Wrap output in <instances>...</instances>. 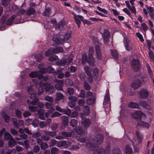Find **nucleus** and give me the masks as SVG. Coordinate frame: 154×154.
Wrapping results in <instances>:
<instances>
[{"instance_id":"f257e3e1","label":"nucleus","mask_w":154,"mask_h":154,"mask_svg":"<svg viewBox=\"0 0 154 154\" xmlns=\"http://www.w3.org/2000/svg\"><path fill=\"white\" fill-rule=\"evenodd\" d=\"M70 37L71 34L69 33H66L64 36L54 35L52 38V40L54 42L53 45L57 46L59 44H62L64 41L68 40Z\"/></svg>"},{"instance_id":"f03ea898","label":"nucleus","mask_w":154,"mask_h":154,"mask_svg":"<svg viewBox=\"0 0 154 154\" xmlns=\"http://www.w3.org/2000/svg\"><path fill=\"white\" fill-rule=\"evenodd\" d=\"M86 146L90 150L92 151H95L92 154H100L104 152L103 149H98V146L92 144L91 143H86Z\"/></svg>"},{"instance_id":"7ed1b4c3","label":"nucleus","mask_w":154,"mask_h":154,"mask_svg":"<svg viewBox=\"0 0 154 154\" xmlns=\"http://www.w3.org/2000/svg\"><path fill=\"white\" fill-rule=\"evenodd\" d=\"M104 43L106 45H109L112 43L110 42L109 39L110 38V33L107 29H105L104 32L103 34Z\"/></svg>"},{"instance_id":"20e7f679","label":"nucleus","mask_w":154,"mask_h":154,"mask_svg":"<svg viewBox=\"0 0 154 154\" xmlns=\"http://www.w3.org/2000/svg\"><path fill=\"white\" fill-rule=\"evenodd\" d=\"M27 102L29 105L30 104L33 105H37L40 108H43L44 107V104L42 102H39L38 99L36 97L32 100H28Z\"/></svg>"},{"instance_id":"39448f33","label":"nucleus","mask_w":154,"mask_h":154,"mask_svg":"<svg viewBox=\"0 0 154 154\" xmlns=\"http://www.w3.org/2000/svg\"><path fill=\"white\" fill-rule=\"evenodd\" d=\"M132 69L134 71H137L140 68V65L138 60L133 59L131 64Z\"/></svg>"},{"instance_id":"423d86ee","label":"nucleus","mask_w":154,"mask_h":154,"mask_svg":"<svg viewBox=\"0 0 154 154\" xmlns=\"http://www.w3.org/2000/svg\"><path fill=\"white\" fill-rule=\"evenodd\" d=\"M103 139V137L102 135L100 134H97L94 136L91 143H92L91 142H92L95 144H99L102 142Z\"/></svg>"},{"instance_id":"0eeeda50","label":"nucleus","mask_w":154,"mask_h":154,"mask_svg":"<svg viewBox=\"0 0 154 154\" xmlns=\"http://www.w3.org/2000/svg\"><path fill=\"white\" fill-rule=\"evenodd\" d=\"M83 116V114L82 113L81 114V117L82 119L81 124L82 126H83L84 128H86L89 127L91 123V121L88 118L83 119L84 118Z\"/></svg>"},{"instance_id":"6e6552de","label":"nucleus","mask_w":154,"mask_h":154,"mask_svg":"<svg viewBox=\"0 0 154 154\" xmlns=\"http://www.w3.org/2000/svg\"><path fill=\"white\" fill-rule=\"evenodd\" d=\"M149 92L148 90L144 88H142L138 94V96L142 99H146L148 97Z\"/></svg>"},{"instance_id":"1a4fd4ad","label":"nucleus","mask_w":154,"mask_h":154,"mask_svg":"<svg viewBox=\"0 0 154 154\" xmlns=\"http://www.w3.org/2000/svg\"><path fill=\"white\" fill-rule=\"evenodd\" d=\"M61 135L56 136L55 138L57 139H66L69 137H71L72 135V133L71 132L63 131L61 133Z\"/></svg>"},{"instance_id":"9d476101","label":"nucleus","mask_w":154,"mask_h":154,"mask_svg":"<svg viewBox=\"0 0 154 154\" xmlns=\"http://www.w3.org/2000/svg\"><path fill=\"white\" fill-rule=\"evenodd\" d=\"M27 92L30 95L29 97L32 100L35 99L36 98V95L33 86H31L27 88Z\"/></svg>"},{"instance_id":"9b49d317","label":"nucleus","mask_w":154,"mask_h":154,"mask_svg":"<svg viewBox=\"0 0 154 154\" xmlns=\"http://www.w3.org/2000/svg\"><path fill=\"white\" fill-rule=\"evenodd\" d=\"M142 83L139 79H137L133 81L131 84V86L134 89L138 88L141 86Z\"/></svg>"},{"instance_id":"f8f14e48","label":"nucleus","mask_w":154,"mask_h":154,"mask_svg":"<svg viewBox=\"0 0 154 154\" xmlns=\"http://www.w3.org/2000/svg\"><path fill=\"white\" fill-rule=\"evenodd\" d=\"M71 145V143L70 142L63 140L58 142L57 144V146L59 147L62 146L67 147L70 146Z\"/></svg>"},{"instance_id":"ddd939ff","label":"nucleus","mask_w":154,"mask_h":154,"mask_svg":"<svg viewBox=\"0 0 154 154\" xmlns=\"http://www.w3.org/2000/svg\"><path fill=\"white\" fill-rule=\"evenodd\" d=\"M29 76L32 78H35L38 77L39 79H42L43 77V75L40 74V72L39 71H34L31 72L29 75Z\"/></svg>"},{"instance_id":"4468645a","label":"nucleus","mask_w":154,"mask_h":154,"mask_svg":"<svg viewBox=\"0 0 154 154\" xmlns=\"http://www.w3.org/2000/svg\"><path fill=\"white\" fill-rule=\"evenodd\" d=\"M144 115V114L140 111H137L135 113L131 114V116L132 117L136 119H140L142 116Z\"/></svg>"},{"instance_id":"2eb2a0df","label":"nucleus","mask_w":154,"mask_h":154,"mask_svg":"<svg viewBox=\"0 0 154 154\" xmlns=\"http://www.w3.org/2000/svg\"><path fill=\"white\" fill-rule=\"evenodd\" d=\"M55 82H57L55 85L56 88L58 90L63 91V84L62 83V81L58 79H56Z\"/></svg>"},{"instance_id":"dca6fc26","label":"nucleus","mask_w":154,"mask_h":154,"mask_svg":"<svg viewBox=\"0 0 154 154\" xmlns=\"http://www.w3.org/2000/svg\"><path fill=\"white\" fill-rule=\"evenodd\" d=\"M139 104L141 106L148 109L149 110L151 109L148 102L146 100H140Z\"/></svg>"},{"instance_id":"f3484780","label":"nucleus","mask_w":154,"mask_h":154,"mask_svg":"<svg viewBox=\"0 0 154 154\" xmlns=\"http://www.w3.org/2000/svg\"><path fill=\"white\" fill-rule=\"evenodd\" d=\"M95 49L97 58L99 60L101 59L102 58V54L99 46L97 45H96Z\"/></svg>"},{"instance_id":"a211bd4d","label":"nucleus","mask_w":154,"mask_h":154,"mask_svg":"<svg viewBox=\"0 0 154 154\" xmlns=\"http://www.w3.org/2000/svg\"><path fill=\"white\" fill-rule=\"evenodd\" d=\"M36 11L35 10L32 8H29L26 11V14L27 16H30L34 15Z\"/></svg>"},{"instance_id":"6ab92c4d","label":"nucleus","mask_w":154,"mask_h":154,"mask_svg":"<svg viewBox=\"0 0 154 154\" xmlns=\"http://www.w3.org/2000/svg\"><path fill=\"white\" fill-rule=\"evenodd\" d=\"M87 62L90 66H94L95 60L93 56H89Z\"/></svg>"},{"instance_id":"aec40b11","label":"nucleus","mask_w":154,"mask_h":154,"mask_svg":"<svg viewBox=\"0 0 154 154\" xmlns=\"http://www.w3.org/2000/svg\"><path fill=\"white\" fill-rule=\"evenodd\" d=\"M110 53L112 58L115 60H117L119 57V54L117 51L115 49L110 50Z\"/></svg>"},{"instance_id":"412c9836","label":"nucleus","mask_w":154,"mask_h":154,"mask_svg":"<svg viewBox=\"0 0 154 154\" xmlns=\"http://www.w3.org/2000/svg\"><path fill=\"white\" fill-rule=\"evenodd\" d=\"M50 84L48 82H45L43 84V86L45 87V90L46 91L50 92V91L51 90L53 86L50 85Z\"/></svg>"},{"instance_id":"4be33fe9","label":"nucleus","mask_w":154,"mask_h":154,"mask_svg":"<svg viewBox=\"0 0 154 154\" xmlns=\"http://www.w3.org/2000/svg\"><path fill=\"white\" fill-rule=\"evenodd\" d=\"M64 96L62 93L60 92L56 93V97L55 99V101H57L64 99Z\"/></svg>"},{"instance_id":"5701e85b","label":"nucleus","mask_w":154,"mask_h":154,"mask_svg":"<svg viewBox=\"0 0 154 154\" xmlns=\"http://www.w3.org/2000/svg\"><path fill=\"white\" fill-rule=\"evenodd\" d=\"M38 117L42 120H44L45 118L44 116V110L42 109H40L38 110Z\"/></svg>"},{"instance_id":"b1692460","label":"nucleus","mask_w":154,"mask_h":154,"mask_svg":"<svg viewBox=\"0 0 154 154\" xmlns=\"http://www.w3.org/2000/svg\"><path fill=\"white\" fill-rule=\"evenodd\" d=\"M85 72L87 75H91L92 70L90 67L88 66H85L84 67Z\"/></svg>"},{"instance_id":"393cba45","label":"nucleus","mask_w":154,"mask_h":154,"mask_svg":"<svg viewBox=\"0 0 154 154\" xmlns=\"http://www.w3.org/2000/svg\"><path fill=\"white\" fill-rule=\"evenodd\" d=\"M110 101V98L109 97V92L106 93L105 96L104 102L103 103V105L105 106V105L106 103H109Z\"/></svg>"},{"instance_id":"a878e982","label":"nucleus","mask_w":154,"mask_h":154,"mask_svg":"<svg viewBox=\"0 0 154 154\" xmlns=\"http://www.w3.org/2000/svg\"><path fill=\"white\" fill-rule=\"evenodd\" d=\"M126 49L128 51H130L132 49V44L129 41H126L125 44Z\"/></svg>"},{"instance_id":"bb28decb","label":"nucleus","mask_w":154,"mask_h":154,"mask_svg":"<svg viewBox=\"0 0 154 154\" xmlns=\"http://www.w3.org/2000/svg\"><path fill=\"white\" fill-rule=\"evenodd\" d=\"M75 132L79 135H82L84 133L83 128L81 126H79L75 129Z\"/></svg>"},{"instance_id":"cd10ccee","label":"nucleus","mask_w":154,"mask_h":154,"mask_svg":"<svg viewBox=\"0 0 154 154\" xmlns=\"http://www.w3.org/2000/svg\"><path fill=\"white\" fill-rule=\"evenodd\" d=\"M62 123L65 125H68L69 122L68 119L67 117L63 116L61 117Z\"/></svg>"},{"instance_id":"c85d7f7f","label":"nucleus","mask_w":154,"mask_h":154,"mask_svg":"<svg viewBox=\"0 0 154 154\" xmlns=\"http://www.w3.org/2000/svg\"><path fill=\"white\" fill-rule=\"evenodd\" d=\"M128 106L132 108L135 109L139 108L140 107L138 104L133 102L130 103L128 105Z\"/></svg>"},{"instance_id":"c756f323","label":"nucleus","mask_w":154,"mask_h":154,"mask_svg":"<svg viewBox=\"0 0 154 154\" xmlns=\"http://www.w3.org/2000/svg\"><path fill=\"white\" fill-rule=\"evenodd\" d=\"M125 151L126 154H133L132 149L128 145L126 146Z\"/></svg>"},{"instance_id":"7c9ffc66","label":"nucleus","mask_w":154,"mask_h":154,"mask_svg":"<svg viewBox=\"0 0 154 154\" xmlns=\"http://www.w3.org/2000/svg\"><path fill=\"white\" fill-rule=\"evenodd\" d=\"M65 24V23L64 22L62 21H60L56 25V28L58 29L59 30H61L63 29Z\"/></svg>"},{"instance_id":"2f4dec72","label":"nucleus","mask_w":154,"mask_h":154,"mask_svg":"<svg viewBox=\"0 0 154 154\" xmlns=\"http://www.w3.org/2000/svg\"><path fill=\"white\" fill-rule=\"evenodd\" d=\"M78 121L74 119H72L69 122L70 125L73 127H76L78 125Z\"/></svg>"},{"instance_id":"473e14b6","label":"nucleus","mask_w":154,"mask_h":154,"mask_svg":"<svg viewBox=\"0 0 154 154\" xmlns=\"http://www.w3.org/2000/svg\"><path fill=\"white\" fill-rule=\"evenodd\" d=\"M136 136L139 142H141L142 140L143 139V135L139 131H137L136 132Z\"/></svg>"},{"instance_id":"72a5a7b5","label":"nucleus","mask_w":154,"mask_h":154,"mask_svg":"<svg viewBox=\"0 0 154 154\" xmlns=\"http://www.w3.org/2000/svg\"><path fill=\"white\" fill-rule=\"evenodd\" d=\"M17 144L16 141L13 138L9 140L8 142V144L9 147H12Z\"/></svg>"},{"instance_id":"f704fd0d","label":"nucleus","mask_w":154,"mask_h":154,"mask_svg":"<svg viewBox=\"0 0 154 154\" xmlns=\"http://www.w3.org/2000/svg\"><path fill=\"white\" fill-rule=\"evenodd\" d=\"M79 16H81L80 15H78L76 16H74V18L75 20V21L77 26L79 27L80 26V23H81V21L80 20V19H79Z\"/></svg>"},{"instance_id":"c9c22d12","label":"nucleus","mask_w":154,"mask_h":154,"mask_svg":"<svg viewBox=\"0 0 154 154\" xmlns=\"http://www.w3.org/2000/svg\"><path fill=\"white\" fill-rule=\"evenodd\" d=\"M16 16L15 15H13L10 17L8 20L6 22L7 25H10L12 23L13 20L15 18Z\"/></svg>"},{"instance_id":"e433bc0d","label":"nucleus","mask_w":154,"mask_h":154,"mask_svg":"<svg viewBox=\"0 0 154 154\" xmlns=\"http://www.w3.org/2000/svg\"><path fill=\"white\" fill-rule=\"evenodd\" d=\"M44 133L46 135L52 137H54L57 135L56 132L55 131L51 132L48 131H45Z\"/></svg>"},{"instance_id":"4c0bfd02","label":"nucleus","mask_w":154,"mask_h":154,"mask_svg":"<svg viewBox=\"0 0 154 154\" xmlns=\"http://www.w3.org/2000/svg\"><path fill=\"white\" fill-rule=\"evenodd\" d=\"M94 97H91L88 98L86 101V103L88 105H91L94 103Z\"/></svg>"},{"instance_id":"58836bf2","label":"nucleus","mask_w":154,"mask_h":154,"mask_svg":"<svg viewBox=\"0 0 154 154\" xmlns=\"http://www.w3.org/2000/svg\"><path fill=\"white\" fill-rule=\"evenodd\" d=\"M13 138V137L10 134L6 132L5 133L4 136V138L5 140H9Z\"/></svg>"},{"instance_id":"ea45409f","label":"nucleus","mask_w":154,"mask_h":154,"mask_svg":"<svg viewBox=\"0 0 154 154\" xmlns=\"http://www.w3.org/2000/svg\"><path fill=\"white\" fill-rule=\"evenodd\" d=\"M53 51L54 54H57L60 52H62L63 51V49L62 47H58L53 49Z\"/></svg>"},{"instance_id":"a19ab883","label":"nucleus","mask_w":154,"mask_h":154,"mask_svg":"<svg viewBox=\"0 0 154 154\" xmlns=\"http://www.w3.org/2000/svg\"><path fill=\"white\" fill-rule=\"evenodd\" d=\"M83 111L85 114L87 116L88 115L90 111L89 107L87 106H85L84 108Z\"/></svg>"},{"instance_id":"79ce46f5","label":"nucleus","mask_w":154,"mask_h":154,"mask_svg":"<svg viewBox=\"0 0 154 154\" xmlns=\"http://www.w3.org/2000/svg\"><path fill=\"white\" fill-rule=\"evenodd\" d=\"M53 54H54L53 48H50L45 51V55L46 56H49Z\"/></svg>"},{"instance_id":"37998d69","label":"nucleus","mask_w":154,"mask_h":154,"mask_svg":"<svg viewBox=\"0 0 154 154\" xmlns=\"http://www.w3.org/2000/svg\"><path fill=\"white\" fill-rule=\"evenodd\" d=\"M139 125L140 126H143V127H146L148 128H149V125L148 123L143 121L140 122L139 123Z\"/></svg>"},{"instance_id":"c03bdc74","label":"nucleus","mask_w":154,"mask_h":154,"mask_svg":"<svg viewBox=\"0 0 154 154\" xmlns=\"http://www.w3.org/2000/svg\"><path fill=\"white\" fill-rule=\"evenodd\" d=\"M40 146L42 150H44L48 148V145L46 142H43L40 144Z\"/></svg>"},{"instance_id":"a18cd8bd","label":"nucleus","mask_w":154,"mask_h":154,"mask_svg":"<svg viewBox=\"0 0 154 154\" xmlns=\"http://www.w3.org/2000/svg\"><path fill=\"white\" fill-rule=\"evenodd\" d=\"M41 135V133L38 131L35 133H33L32 137L35 139H37Z\"/></svg>"},{"instance_id":"49530a36","label":"nucleus","mask_w":154,"mask_h":154,"mask_svg":"<svg viewBox=\"0 0 154 154\" xmlns=\"http://www.w3.org/2000/svg\"><path fill=\"white\" fill-rule=\"evenodd\" d=\"M84 87L85 89L87 90H89L91 89V87L89 84L86 81H85L84 83Z\"/></svg>"},{"instance_id":"de8ad7c7","label":"nucleus","mask_w":154,"mask_h":154,"mask_svg":"<svg viewBox=\"0 0 154 154\" xmlns=\"http://www.w3.org/2000/svg\"><path fill=\"white\" fill-rule=\"evenodd\" d=\"M112 154H122L120 149L118 148H116L113 149Z\"/></svg>"},{"instance_id":"09e8293b","label":"nucleus","mask_w":154,"mask_h":154,"mask_svg":"<svg viewBox=\"0 0 154 154\" xmlns=\"http://www.w3.org/2000/svg\"><path fill=\"white\" fill-rule=\"evenodd\" d=\"M93 74L94 78L95 77L96 78L97 77L99 74V71L97 68H96L94 69Z\"/></svg>"},{"instance_id":"8fccbe9b","label":"nucleus","mask_w":154,"mask_h":154,"mask_svg":"<svg viewBox=\"0 0 154 154\" xmlns=\"http://www.w3.org/2000/svg\"><path fill=\"white\" fill-rule=\"evenodd\" d=\"M65 84L69 86H72L73 85V82L69 79H67L65 82Z\"/></svg>"},{"instance_id":"3c124183","label":"nucleus","mask_w":154,"mask_h":154,"mask_svg":"<svg viewBox=\"0 0 154 154\" xmlns=\"http://www.w3.org/2000/svg\"><path fill=\"white\" fill-rule=\"evenodd\" d=\"M29 109L31 112H34L36 111L38 109V106H29Z\"/></svg>"},{"instance_id":"603ef678","label":"nucleus","mask_w":154,"mask_h":154,"mask_svg":"<svg viewBox=\"0 0 154 154\" xmlns=\"http://www.w3.org/2000/svg\"><path fill=\"white\" fill-rule=\"evenodd\" d=\"M40 148V147L38 145H35L32 148V150L33 152L35 153L38 152Z\"/></svg>"},{"instance_id":"864d4df0","label":"nucleus","mask_w":154,"mask_h":154,"mask_svg":"<svg viewBox=\"0 0 154 154\" xmlns=\"http://www.w3.org/2000/svg\"><path fill=\"white\" fill-rule=\"evenodd\" d=\"M59 150L58 148L56 147L52 148L51 150V154H56L58 153Z\"/></svg>"},{"instance_id":"5fc2aeb1","label":"nucleus","mask_w":154,"mask_h":154,"mask_svg":"<svg viewBox=\"0 0 154 154\" xmlns=\"http://www.w3.org/2000/svg\"><path fill=\"white\" fill-rule=\"evenodd\" d=\"M79 75V77L81 80L84 81L86 76L85 73L84 72L80 73Z\"/></svg>"},{"instance_id":"6e6d98bb","label":"nucleus","mask_w":154,"mask_h":154,"mask_svg":"<svg viewBox=\"0 0 154 154\" xmlns=\"http://www.w3.org/2000/svg\"><path fill=\"white\" fill-rule=\"evenodd\" d=\"M79 17L80 20L82 21L84 25L85 24H89L90 23V21L84 19V18L82 16H79Z\"/></svg>"},{"instance_id":"4d7b16f0","label":"nucleus","mask_w":154,"mask_h":154,"mask_svg":"<svg viewBox=\"0 0 154 154\" xmlns=\"http://www.w3.org/2000/svg\"><path fill=\"white\" fill-rule=\"evenodd\" d=\"M67 91L69 95L73 94L74 92L73 88L71 87L68 88H67Z\"/></svg>"},{"instance_id":"13d9d810","label":"nucleus","mask_w":154,"mask_h":154,"mask_svg":"<svg viewBox=\"0 0 154 154\" xmlns=\"http://www.w3.org/2000/svg\"><path fill=\"white\" fill-rule=\"evenodd\" d=\"M41 138L44 141H47L50 139V137L48 136L45 134V135H43L41 137Z\"/></svg>"},{"instance_id":"bf43d9fd","label":"nucleus","mask_w":154,"mask_h":154,"mask_svg":"<svg viewBox=\"0 0 154 154\" xmlns=\"http://www.w3.org/2000/svg\"><path fill=\"white\" fill-rule=\"evenodd\" d=\"M57 64L62 66H64L67 65L65 59H63L57 62Z\"/></svg>"},{"instance_id":"052dcab7","label":"nucleus","mask_w":154,"mask_h":154,"mask_svg":"<svg viewBox=\"0 0 154 154\" xmlns=\"http://www.w3.org/2000/svg\"><path fill=\"white\" fill-rule=\"evenodd\" d=\"M15 114L18 118H20L22 117V113L20 110L16 109L15 110Z\"/></svg>"},{"instance_id":"680f3d73","label":"nucleus","mask_w":154,"mask_h":154,"mask_svg":"<svg viewBox=\"0 0 154 154\" xmlns=\"http://www.w3.org/2000/svg\"><path fill=\"white\" fill-rule=\"evenodd\" d=\"M68 99L71 102H75L77 100V98L75 96L71 95L68 97Z\"/></svg>"},{"instance_id":"e2e57ef3","label":"nucleus","mask_w":154,"mask_h":154,"mask_svg":"<svg viewBox=\"0 0 154 154\" xmlns=\"http://www.w3.org/2000/svg\"><path fill=\"white\" fill-rule=\"evenodd\" d=\"M88 59L87 55L86 54H83L82 55V63H85V61L87 62Z\"/></svg>"},{"instance_id":"0e129e2a","label":"nucleus","mask_w":154,"mask_h":154,"mask_svg":"<svg viewBox=\"0 0 154 154\" xmlns=\"http://www.w3.org/2000/svg\"><path fill=\"white\" fill-rule=\"evenodd\" d=\"M73 57L72 56L65 59L67 65H69L72 62L73 60Z\"/></svg>"},{"instance_id":"69168bd1","label":"nucleus","mask_w":154,"mask_h":154,"mask_svg":"<svg viewBox=\"0 0 154 154\" xmlns=\"http://www.w3.org/2000/svg\"><path fill=\"white\" fill-rule=\"evenodd\" d=\"M79 97L82 98H84L85 97V92L84 90H82L81 91Z\"/></svg>"},{"instance_id":"338daca9","label":"nucleus","mask_w":154,"mask_h":154,"mask_svg":"<svg viewBox=\"0 0 154 154\" xmlns=\"http://www.w3.org/2000/svg\"><path fill=\"white\" fill-rule=\"evenodd\" d=\"M58 57L55 55H54L50 57L49 58V60L50 61H55L57 60Z\"/></svg>"},{"instance_id":"774afa93","label":"nucleus","mask_w":154,"mask_h":154,"mask_svg":"<svg viewBox=\"0 0 154 154\" xmlns=\"http://www.w3.org/2000/svg\"><path fill=\"white\" fill-rule=\"evenodd\" d=\"M3 117L4 118L5 122L6 123H8L10 120V116L7 115H5L3 116Z\"/></svg>"}]
</instances>
